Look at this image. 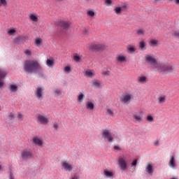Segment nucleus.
<instances>
[{"label":"nucleus","mask_w":179,"mask_h":179,"mask_svg":"<svg viewBox=\"0 0 179 179\" xmlns=\"http://www.w3.org/2000/svg\"><path fill=\"white\" fill-rule=\"evenodd\" d=\"M24 69L27 73H36L41 71V66L37 60H27L24 64Z\"/></svg>","instance_id":"obj_1"},{"label":"nucleus","mask_w":179,"mask_h":179,"mask_svg":"<svg viewBox=\"0 0 179 179\" xmlns=\"http://www.w3.org/2000/svg\"><path fill=\"white\" fill-rule=\"evenodd\" d=\"M157 70L158 72H160L161 73H170L173 70V66L170 64H159L158 65V67L157 68Z\"/></svg>","instance_id":"obj_2"},{"label":"nucleus","mask_w":179,"mask_h":179,"mask_svg":"<svg viewBox=\"0 0 179 179\" xmlns=\"http://www.w3.org/2000/svg\"><path fill=\"white\" fill-rule=\"evenodd\" d=\"M131 100H134V94L131 93L124 94L120 98V101L121 103H123V104L131 103Z\"/></svg>","instance_id":"obj_3"},{"label":"nucleus","mask_w":179,"mask_h":179,"mask_svg":"<svg viewBox=\"0 0 179 179\" xmlns=\"http://www.w3.org/2000/svg\"><path fill=\"white\" fill-rule=\"evenodd\" d=\"M102 138L106 139L110 143H113V141H114V138L111 136V131L108 129L103 130Z\"/></svg>","instance_id":"obj_4"},{"label":"nucleus","mask_w":179,"mask_h":179,"mask_svg":"<svg viewBox=\"0 0 179 179\" xmlns=\"http://www.w3.org/2000/svg\"><path fill=\"white\" fill-rule=\"evenodd\" d=\"M145 61H147L148 64H150V65H152L153 68L155 69H157L159 65L160 64V63H157L156 59L150 55L145 56Z\"/></svg>","instance_id":"obj_5"},{"label":"nucleus","mask_w":179,"mask_h":179,"mask_svg":"<svg viewBox=\"0 0 179 179\" xmlns=\"http://www.w3.org/2000/svg\"><path fill=\"white\" fill-rule=\"evenodd\" d=\"M22 157L24 160H29V159H31L33 157V152L30 150H24L22 152Z\"/></svg>","instance_id":"obj_6"},{"label":"nucleus","mask_w":179,"mask_h":179,"mask_svg":"<svg viewBox=\"0 0 179 179\" xmlns=\"http://www.w3.org/2000/svg\"><path fill=\"white\" fill-rule=\"evenodd\" d=\"M119 166H120L121 170L125 171L127 170V158L120 157L118 159Z\"/></svg>","instance_id":"obj_7"},{"label":"nucleus","mask_w":179,"mask_h":179,"mask_svg":"<svg viewBox=\"0 0 179 179\" xmlns=\"http://www.w3.org/2000/svg\"><path fill=\"white\" fill-rule=\"evenodd\" d=\"M88 49L90 50V51H92L93 52H99V51H103V50H104V46L90 45Z\"/></svg>","instance_id":"obj_8"},{"label":"nucleus","mask_w":179,"mask_h":179,"mask_svg":"<svg viewBox=\"0 0 179 179\" xmlns=\"http://www.w3.org/2000/svg\"><path fill=\"white\" fill-rule=\"evenodd\" d=\"M61 165L65 171H72V170H73V166L66 162H62Z\"/></svg>","instance_id":"obj_9"},{"label":"nucleus","mask_w":179,"mask_h":179,"mask_svg":"<svg viewBox=\"0 0 179 179\" xmlns=\"http://www.w3.org/2000/svg\"><path fill=\"white\" fill-rule=\"evenodd\" d=\"M37 122L43 124V125H47L48 124V119L42 115H38Z\"/></svg>","instance_id":"obj_10"},{"label":"nucleus","mask_w":179,"mask_h":179,"mask_svg":"<svg viewBox=\"0 0 179 179\" xmlns=\"http://www.w3.org/2000/svg\"><path fill=\"white\" fill-rule=\"evenodd\" d=\"M70 24H71L69 23V22H65V21H60L58 23V26H59L60 27H63L64 30H67V29L69 28Z\"/></svg>","instance_id":"obj_11"},{"label":"nucleus","mask_w":179,"mask_h":179,"mask_svg":"<svg viewBox=\"0 0 179 179\" xmlns=\"http://www.w3.org/2000/svg\"><path fill=\"white\" fill-rule=\"evenodd\" d=\"M145 170L148 174H153V165H152V162H148L147 164Z\"/></svg>","instance_id":"obj_12"},{"label":"nucleus","mask_w":179,"mask_h":179,"mask_svg":"<svg viewBox=\"0 0 179 179\" xmlns=\"http://www.w3.org/2000/svg\"><path fill=\"white\" fill-rule=\"evenodd\" d=\"M33 142L35 143V145H37L38 146H43V140H41V138H39L38 137H35L33 138Z\"/></svg>","instance_id":"obj_13"},{"label":"nucleus","mask_w":179,"mask_h":179,"mask_svg":"<svg viewBox=\"0 0 179 179\" xmlns=\"http://www.w3.org/2000/svg\"><path fill=\"white\" fill-rule=\"evenodd\" d=\"M6 76V71L0 69V87L3 86V83L2 82V79Z\"/></svg>","instance_id":"obj_14"},{"label":"nucleus","mask_w":179,"mask_h":179,"mask_svg":"<svg viewBox=\"0 0 179 179\" xmlns=\"http://www.w3.org/2000/svg\"><path fill=\"white\" fill-rule=\"evenodd\" d=\"M36 94L38 99H43V89H41V87H38L36 90Z\"/></svg>","instance_id":"obj_15"},{"label":"nucleus","mask_w":179,"mask_h":179,"mask_svg":"<svg viewBox=\"0 0 179 179\" xmlns=\"http://www.w3.org/2000/svg\"><path fill=\"white\" fill-rule=\"evenodd\" d=\"M138 83H146L148 82V78L146 76H139L138 77Z\"/></svg>","instance_id":"obj_16"},{"label":"nucleus","mask_w":179,"mask_h":179,"mask_svg":"<svg viewBox=\"0 0 179 179\" xmlns=\"http://www.w3.org/2000/svg\"><path fill=\"white\" fill-rule=\"evenodd\" d=\"M117 62H126L127 57L123 55H119L117 57Z\"/></svg>","instance_id":"obj_17"},{"label":"nucleus","mask_w":179,"mask_h":179,"mask_svg":"<svg viewBox=\"0 0 179 179\" xmlns=\"http://www.w3.org/2000/svg\"><path fill=\"white\" fill-rule=\"evenodd\" d=\"M94 87H102L103 83H99V80H94L92 83Z\"/></svg>","instance_id":"obj_18"},{"label":"nucleus","mask_w":179,"mask_h":179,"mask_svg":"<svg viewBox=\"0 0 179 179\" xmlns=\"http://www.w3.org/2000/svg\"><path fill=\"white\" fill-rule=\"evenodd\" d=\"M85 76L87 78H93L94 76V71L91 70L85 71Z\"/></svg>","instance_id":"obj_19"},{"label":"nucleus","mask_w":179,"mask_h":179,"mask_svg":"<svg viewBox=\"0 0 179 179\" xmlns=\"http://www.w3.org/2000/svg\"><path fill=\"white\" fill-rule=\"evenodd\" d=\"M26 40V36H18L15 39V43H22V41H24Z\"/></svg>","instance_id":"obj_20"},{"label":"nucleus","mask_w":179,"mask_h":179,"mask_svg":"<svg viewBox=\"0 0 179 179\" xmlns=\"http://www.w3.org/2000/svg\"><path fill=\"white\" fill-rule=\"evenodd\" d=\"M149 44L152 45H159L160 41L156 40V39H151L149 42Z\"/></svg>","instance_id":"obj_21"},{"label":"nucleus","mask_w":179,"mask_h":179,"mask_svg":"<svg viewBox=\"0 0 179 179\" xmlns=\"http://www.w3.org/2000/svg\"><path fill=\"white\" fill-rule=\"evenodd\" d=\"M166 96L165 95L158 98V103H159V104H163V103H166Z\"/></svg>","instance_id":"obj_22"},{"label":"nucleus","mask_w":179,"mask_h":179,"mask_svg":"<svg viewBox=\"0 0 179 179\" xmlns=\"http://www.w3.org/2000/svg\"><path fill=\"white\" fill-rule=\"evenodd\" d=\"M87 110H94V104H93V103H92V102H87Z\"/></svg>","instance_id":"obj_23"},{"label":"nucleus","mask_w":179,"mask_h":179,"mask_svg":"<svg viewBox=\"0 0 179 179\" xmlns=\"http://www.w3.org/2000/svg\"><path fill=\"white\" fill-rule=\"evenodd\" d=\"M133 118L137 122H141L142 121V116L139 115H134Z\"/></svg>","instance_id":"obj_24"},{"label":"nucleus","mask_w":179,"mask_h":179,"mask_svg":"<svg viewBox=\"0 0 179 179\" xmlns=\"http://www.w3.org/2000/svg\"><path fill=\"white\" fill-rule=\"evenodd\" d=\"M170 167H175L176 166V160L174 159V157H171V160L169 162Z\"/></svg>","instance_id":"obj_25"},{"label":"nucleus","mask_w":179,"mask_h":179,"mask_svg":"<svg viewBox=\"0 0 179 179\" xmlns=\"http://www.w3.org/2000/svg\"><path fill=\"white\" fill-rule=\"evenodd\" d=\"M85 99V94H80L78 95V103H82L83 101V100Z\"/></svg>","instance_id":"obj_26"},{"label":"nucleus","mask_w":179,"mask_h":179,"mask_svg":"<svg viewBox=\"0 0 179 179\" xmlns=\"http://www.w3.org/2000/svg\"><path fill=\"white\" fill-rule=\"evenodd\" d=\"M103 173L105 176H106V177H113V176H114V173H113V172L108 171L107 170H104Z\"/></svg>","instance_id":"obj_27"},{"label":"nucleus","mask_w":179,"mask_h":179,"mask_svg":"<svg viewBox=\"0 0 179 179\" xmlns=\"http://www.w3.org/2000/svg\"><path fill=\"white\" fill-rule=\"evenodd\" d=\"M30 20H32V22H38V18H37V16L36 15L31 14L29 17Z\"/></svg>","instance_id":"obj_28"},{"label":"nucleus","mask_w":179,"mask_h":179,"mask_svg":"<svg viewBox=\"0 0 179 179\" xmlns=\"http://www.w3.org/2000/svg\"><path fill=\"white\" fill-rule=\"evenodd\" d=\"M10 90L13 92H17V86L15 85H11L10 86Z\"/></svg>","instance_id":"obj_29"},{"label":"nucleus","mask_w":179,"mask_h":179,"mask_svg":"<svg viewBox=\"0 0 179 179\" xmlns=\"http://www.w3.org/2000/svg\"><path fill=\"white\" fill-rule=\"evenodd\" d=\"M46 64L48 66H52L54 65V61L52 59H48Z\"/></svg>","instance_id":"obj_30"},{"label":"nucleus","mask_w":179,"mask_h":179,"mask_svg":"<svg viewBox=\"0 0 179 179\" xmlns=\"http://www.w3.org/2000/svg\"><path fill=\"white\" fill-rule=\"evenodd\" d=\"M114 10L117 15H120V13H121V10H122V9L121 8V7H116V8H115Z\"/></svg>","instance_id":"obj_31"},{"label":"nucleus","mask_w":179,"mask_h":179,"mask_svg":"<svg viewBox=\"0 0 179 179\" xmlns=\"http://www.w3.org/2000/svg\"><path fill=\"white\" fill-rule=\"evenodd\" d=\"M106 114L108 115H110L111 117H114V112L111 109H107Z\"/></svg>","instance_id":"obj_32"},{"label":"nucleus","mask_w":179,"mask_h":179,"mask_svg":"<svg viewBox=\"0 0 179 179\" xmlns=\"http://www.w3.org/2000/svg\"><path fill=\"white\" fill-rule=\"evenodd\" d=\"M15 33H16V30H15V29H10L8 31V34H9V36H15Z\"/></svg>","instance_id":"obj_33"},{"label":"nucleus","mask_w":179,"mask_h":179,"mask_svg":"<svg viewBox=\"0 0 179 179\" xmlns=\"http://www.w3.org/2000/svg\"><path fill=\"white\" fill-rule=\"evenodd\" d=\"M136 33L138 36H143V34H145L143 29H138L136 31Z\"/></svg>","instance_id":"obj_34"},{"label":"nucleus","mask_w":179,"mask_h":179,"mask_svg":"<svg viewBox=\"0 0 179 179\" xmlns=\"http://www.w3.org/2000/svg\"><path fill=\"white\" fill-rule=\"evenodd\" d=\"M105 3H106V6H111L113 1L111 0H106Z\"/></svg>","instance_id":"obj_35"},{"label":"nucleus","mask_w":179,"mask_h":179,"mask_svg":"<svg viewBox=\"0 0 179 179\" xmlns=\"http://www.w3.org/2000/svg\"><path fill=\"white\" fill-rule=\"evenodd\" d=\"M35 44H36V45H40V44H41V38H37L35 40Z\"/></svg>","instance_id":"obj_36"},{"label":"nucleus","mask_w":179,"mask_h":179,"mask_svg":"<svg viewBox=\"0 0 179 179\" xmlns=\"http://www.w3.org/2000/svg\"><path fill=\"white\" fill-rule=\"evenodd\" d=\"M74 61H76V62H80V57H79L78 55H75L74 56Z\"/></svg>","instance_id":"obj_37"},{"label":"nucleus","mask_w":179,"mask_h":179,"mask_svg":"<svg viewBox=\"0 0 179 179\" xmlns=\"http://www.w3.org/2000/svg\"><path fill=\"white\" fill-rule=\"evenodd\" d=\"M6 0H0V7L3 5L4 6H6Z\"/></svg>","instance_id":"obj_38"},{"label":"nucleus","mask_w":179,"mask_h":179,"mask_svg":"<svg viewBox=\"0 0 179 179\" xmlns=\"http://www.w3.org/2000/svg\"><path fill=\"white\" fill-rule=\"evenodd\" d=\"M147 120L148 121H149L150 122H153V121H155V120L153 119V117L149 115L147 117Z\"/></svg>","instance_id":"obj_39"},{"label":"nucleus","mask_w":179,"mask_h":179,"mask_svg":"<svg viewBox=\"0 0 179 179\" xmlns=\"http://www.w3.org/2000/svg\"><path fill=\"white\" fill-rule=\"evenodd\" d=\"M88 16H91V17H93L94 16V13L92 10H90L87 12Z\"/></svg>","instance_id":"obj_40"},{"label":"nucleus","mask_w":179,"mask_h":179,"mask_svg":"<svg viewBox=\"0 0 179 179\" xmlns=\"http://www.w3.org/2000/svg\"><path fill=\"white\" fill-rule=\"evenodd\" d=\"M127 50L128 52H135V48L134 47H130Z\"/></svg>","instance_id":"obj_41"},{"label":"nucleus","mask_w":179,"mask_h":179,"mask_svg":"<svg viewBox=\"0 0 179 179\" xmlns=\"http://www.w3.org/2000/svg\"><path fill=\"white\" fill-rule=\"evenodd\" d=\"M55 94L59 95V94H61L62 92H61V90L57 89V90H55Z\"/></svg>","instance_id":"obj_42"},{"label":"nucleus","mask_w":179,"mask_h":179,"mask_svg":"<svg viewBox=\"0 0 179 179\" xmlns=\"http://www.w3.org/2000/svg\"><path fill=\"white\" fill-rule=\"evenodd\" d=\"M139 50H141V51H145V50H146V47L145 45H140Z\"/></svg>","instance_id":"obj_43"},{"label":"nucleus","mask_w":179,"mask_h":179,"mask_svg":"<svg viewBox=\"0 0 179 179\" xmlns=\"http://www.w3.org/2000/svg\"><path fill=\"white\" fill-rule=\"evenodd\" d=\"M64 71H65V72H71V67H69V66H66V67L64 68Z\"/></svg>","instance_id":"obj_44"},{"label":"nucleus","mask_w":179,"mask_h":179,"mask_svg":"<svg viewBox=\"0 0 179 179\" xmlns=\"http://www.w3.org/2000/svg\"><path fill=\"white\" fill-rule=\"evenodd\" d=\"M174 36H176V37H178V38H179V31H176L173 33Z\"/></svg>","instance_id":"obj_45"},{"label":"nucleus","mask_w":179,"mask_h":179,"mask_svg":"<svg viewBox=\"0 0 179 179\" xmlns=\"http://www.w3.org/2000/svg\"><path fill=\"white\" fill-rule=\"evenodd\" d=\"M9 118H10V120H13V118H15V115H13V113H11L10 114V117Z\"/></svg>","instance_id":"obj_46"},{"label":"nucleus","mask_w":179,"mask_h":179,"mask_svg":"<svg viewBox=\"0 0 179 179\" xmlns=\"http://www.w3.org/2000/svg\"><path fill=\"white\" fill-rule=\"evenodd\" d=\"M25 54H26L27 55H31V52H30V50H26V51H25Z\"/></svg>","instance_id":"obj_47"},{"label":"nucleus","mask_w":179,"mask_h":179,"mask_svg":"<svg viewBox=\"0 0 179 179\" xmlns=\"http://www.w3.org/2000/svg\"><path fill=\"white\" fill-rule=\"evenodd\" d=\"M18 118H20L21 120H23V115H22V114H20V113H19L18 114Z\"/></svg>","instance_id":"obj_48"},{"label":"nucleus","mask_w":179,"mask_h":179,"mask_svg":"<svg viewBox=\"0 0 179 179\" xmlns=\"http://www.w3.org/2000/svg\"><path fill=\"white\" fill-rule=\"evenodd\" d=\"M136 163H137V161H136V159H135V160H134L133 162H132V166H136Z\"/></svg>","instance_id":"obj_49"},{"label":"nucleus","mask_w":179,"mask_h":179,"mask_svg":"<svg viewBox=\"0 0 179 179\" xmlns=\"http://www.w3.org/2000/svg\"><path fill=\"white\" fill-rule=\"evenodd\" d=\"M145 41H141L139 45H145Z\"/></svg>","instance_id":"obj_50"},{"label":"nucleus","mask_w":179,"mask_h":179,"mask_svg":"<svg viewBox=\"0 0 179 179\" xmlns=\"http://www.w3.org/2000/svg\"><path fill=\"white\" fill-rule=\"evenodd\" d=\"M10 179H15V177H13V173L10 174Z\"/></svg>","instance_id":"obj_51"},{"label":"nucleus","mask_w":179,"mask_h":179,"mask_svg":"<svg viewBox=\"0 0 179 179\" xmlns=\"http://www.w3.org/2000/svg\"><path fill=\"white\" fill-rule=\"evenodd\" d=\"M114 149H115V150H120V147L115 145V146L114 147Z\"/></svg>","instance_id":"obj_52"},{"label":"nucleus","mask_w":179,"mask_h":179,"mask_svg":"<svg viewBox=\"0 0 179 179\" xmlns=\"http://www.w3.org/2000/svg\"><path fill=\"white\" fill-rule=\"evenodd\" d=\"M174 2L176 5H179V0H174Z\"/></svg>","instance_id":"obj_53"},{"label":"nucleus","mask_w":179,"mask_h":179,"mask_svg":"<svg viewBox=\"0 0 179 179\" xmlns=\"http://www.w3.org/2000/svg\"><path fill=\"white\" fill-rule=\"evenodd\" d=\"M54 128H55L57 129L58 128V124L55 123L54 124Z\"/></svg>","instance_id":"obj_54"},{"label":"nucleus","mask_w":179,"mask_h":179,"mask_svg":"<svg viewBox=\"0 0 179 179\" xmlns=\"http://www.w3.org/2000/svg\"><path fill=\"white\" fill-rule=\"evenodd\" d=\"M122 8H127V5L123 6Z\"/></svg>","instance_id":"obj_55"},{"label":"nucleus","mask_w":179,"mask_h":179,"mask_svg":"<svg viewBox=\"0 0 179 179\" xmlns=\"http://www.w3.org/2000/svg\"><path fill=\"white\" fill-rule=\"evenodd\" d=\"M159 144V141H157L155 145H158Z\"/></svg>","instance_id":"obj_56"},{"label":"nucleus","mask_w":179,"mask_h":179,"mask_svg":"<svg viewBox=\"0 0 179 179\" xmlns=\"http://www.w3.org/2000/svg\"><path fill=\"white\" fill-rule=\"evenodd\" d=\"M85 34H86V33L87 32V30H85Z\"/></svg>","instance_id":"obj_57"},{"label":"nucleus","mask_w":179,"mask_h":179,"mask_svg":"<svg viewBox=\"0 0 179 179\" xmlns=\"http://www.w3.org/2000/svg\"><path fill=\"white\" fill-rule=\"evenodd\" d=\"M170 2H173V0H169Z\"/></svg>","instance_id":"obj_58"},{"label":"nucleus","mask_w":179,"mask_h":179,"mask_svg":"<svg viewBox=\"0 0 179 179\" xmlns=\"http://www.w3.org/2000/svg\"><path fill=\"white\" fill-rule=\"evenodd\" d=\"M155 1L158 2V1H160V0H155Z\"/></svg>","instance_id":"obj_59"},{"label":"nucleus","mask_w":179,"mask_h":179,"mask_svg":"<svg viewBox=\"0 0 179 179\" xmlns=\"http://www.w3.org/2000/svg\"><path fill=\"white\" fill-rule=\"evenodd\" d=\"M1 165H0V170H1Z\"/></svg>","instance_id":"obj_60"},{"label":"nucleus","mask_w":179,"mask_h":179,"mask_svg":"<svg viewBox=\"0 0 179 179\" xmlns=\"http://www.w3.org/2000/svg\"><path fill=\"white\" fill-rule=\"evenodd\" d=\"M57 1H64V0H57Z\"/></svg>","instance_id":"obj_61"}]
</instances>
